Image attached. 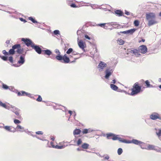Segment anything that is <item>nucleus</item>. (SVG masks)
<instances>
[{"label": "nucleus", "instance_id": "obj_4", "mask_svg": "<svg viewBox=\"0 0 161 161\" xmlns=\"http://www.w3.org/2000/svg\"><path fill=\"white\" fill-rule=\"evenodd\" d=\"M21 41L24 42V43L27 47L31 46V47L33 44H34L31 40L28 38H22Z\"/></svg>", "mask_w": 161, "mask_h": 161}, {"label": "nucleus", "instance_id": "obj_46", "mask_svg": "<svg viewBox=\"0 0 161 161\" xmlns=\"http://www.w3.org/2000/svg\"><path fill=\"white\" fill-rule=\"evenodd\" d=\"M55 53L57 54L58 55H60L61 54L59 52V50L57 49H56L55 50Z\"/></svg>", "mask_w": 161, "mask_h": 161}, {"label": "nucleus", "instance_id": "obj_24", "mask_svg": "<svg viewBox=\"0 0 161 161\" xmlns=\"http://www.w3.org/2000/svg\"><path fill=\"white\" fill-rule=\"evenodd\" d=\"M80 130L79 129H76L74 131L73 134L74 135H78L80 134Z\"/></svg>", "mask_w": 161, "mask_h": 161}, {"label": "nucleus", "instance_id": "obj_58", "mask_svg": "<svg viewBox=\"0 0 161 161\" xmlns=\"http://www.w3.org/2000/svg\"><path fill=\"white\" fill-rule=\"evenodd\" d=\"M109 158V157L108 156H106L104 157V159H105L108 160Z\"/></svg>", "mask_w": 161, "mask_h": 161}, {"label": "nucleus", "instance_id": "obj_49", "mask_svg": "<svg viewBox=\"0 0 161 161\" xmlns=\"http://www.w3.org/2000/svg\"><path fill=\"white\" fill-rule=\"evenodd\" d=\"M3 88L5 89H7L8 88V86L7 85L3 84Z\"/></svg>", "mask_w": 161, "mask_h": 161}, {"label": "nucleus", "instance_id": "obj_31", "mask_svg": "<svg viewBox=\"0 0 161 161\" xmlns=\"http://www.w3.org/2000/svg\"><path fill=\"white\" fill-rule=\"evenodd\" d=\"M111 25V24L110 23L100 24L97 25V26H100L104 28V25Z\"/></svg>", "mask_w": 161, "mask_h": 161}, {"label": "nucleus", "instance_id": "obj_62", "mask_svg": "<svg viewBox=\"0 0 161 161\" xmlns=\"http://www.w3.org/2000/svg\"><path fill=\"white\" fill-rule=\"evenodd\" d=\"M103 28L105 29H108V26L107 25H104Z\"/></svg>", "mask_w": 161, "mask_h": 161}, {"label": "nucleus", "instance_id": "obj_35", "mask_svg": "<svg viewBox=\"0 0 161 161\" xmlns=\"http://www.w3.org/2000/svg\"><path fill=\"white\" fill-rule=\"evenodd\" d=\"M82 143V140L81 139H80V138L78 139L77 141V145L78 146H79Z\"/></svg>", "mask_w": 161, "mask_h": 161}, {"label": "nucleus", "instance_id": "obj_38", "mask_svg": "<svg viewBox=\"0 0 161 161\" xmlns=\"http://www.w3.org/2000/svg\"><path fill=\"white\" fill-rule=\"evenodd\" d=\"M14 123L16 124H17L20 123H21L20 121L19 120L17 119H14Z\"/></svg>", "mask_w": 161, "mask_h": 161}, {"label": "nucleus", "instance_id": "obj_26", "mask_svg": "<svg viewBox=\"0 0 161 161\" xmlns=\"http://www.w3.org/2000/svg\"><path fill=\"white\" fill-rule=\"evenodd\" d=\"M110 86L111 88L114 90L116 91L118 89V87L113 84H111Z\"/></svg>", "mask_w": 161, "mask_h": 161}, {"label": "nucleus", "instance_id": "obj_22", "mask_svg": "<svg viewBox=\"0 0 161 161\" xmlns=\"http://www.w3.org/2000/svg\"><path fill=\"white\" fill-rule=\"evenodd\" d=\"M6 130L14 132L15 131H13L11 130V128L10 126H5L3 127Z\"/></svg>", "mask_w": 161, "mask_h": 161}, {"label": "nucleus", "instance_id": "obj_23", "mask_svg": "<svg viewBox=\"0 0 161 161\" xmlns=\"http://www.w3.org/2000/svg\"><path fill=\"white\" fill-rule=\"evenodd\" d=\"M117 42L120 45H122L125 42L122 39L119 38L117 40Z\"/></svg>", "mask_w": 161, "mask_h": 161}, {"label": "nucleus", "instance_id": "obj_37", "mask_svg": "<svg viewBox=\"0 0 161 161\" xmlns=\"http://www.w3.org/2000/svg\"><path fill=\"white\" fill-rule=\"evenodd\" d=\"M134 24L135 26H137L139 25V22L137 20H135L134 21Z\"/></svg>", "mask_w": 161, "mask_h": 161}, {"label": "nucleus", "instance_id": "obj_54", "mask_svg": "<svg viewBox=\"0 0 161 161\" xmlns=\"http://www.w3.org/2000/svg\"><path fill=\"white\" fill-rule=\"evenodd\" d=\"M70 6L72 7H73V8H76L77 7L76 6V5H75V4H74V3H72V4L71 5H70Z\"/></svg>", "mask_w": 161, "mask_h": 161}, {"label": "nucleus", "instance_id": "obj_1", "mask_svg": "<svg viewBox=\"0 0 161 161\" xmlns=\"http://www.w3.org/2000/svg\"><path fill=\"white\" fill-rule=\"evenodd\" d=\"M146 18L148 21V25L151 26L154 24H157L158 22L156 20V15L153 13H147L146 14Z\"/></svg>", "mask_w": 161, "mask_h": 161}, {"label": "nucleus", "instance_id": "obj_50", "mask_svg": "<svg viewBox=\"0 0 161 161\" xmlns=\"http://www.w3.org/2000/svg\"><path fill=\"white\" fill-rule=\"evenodd\" d=\"M3 53L5 55H8V53L6 52L5 50H3L2 51Z\"/></svg>", "mask_w": 161, "mask_h": 161}, {"label": "nucleus", "instance_id": "obj_60", "mask_svg": "<svg viewBox=\"0 0 161 161\" xmlns=\"http://www.w3.org/2000/svg\"><path fill=\"white\" fill-rule=\"evenodd\" d=\"M50 144H51V145L52 147H53V148L55 147L54 146V145H53V142H50Z\"/></svg>", "mask_w": 161, "mask_h": 161}, {"label": "nucleus", "instance_id": "obj_10", "mask_svg": "<svg viewBox=\"0 0 161 161\" xmlns=\"http://www.w3.org/2000/svg\"><path fill=\"white\" fill-rule=\"evenodd\" d=\"M118 135H116L115 137L112 138V139L113 140H118L120 142L128 143V141L123 139L120 137H118Z\"/></svg>", "mask_w": 161, "mask_h": 161}, {"label": "nucleus", "instance_id": "obj_30", "mask_svg": "<svg viewBox=\"0 0 161 161\" xmlns=\"http://www.w3.org/2000/svg\"><path fill=\"white\" fill-rule=\"evenodd\" d=\"M58 60H63V56L60 55L56 56L55 57Z\"/></svg>", "mask_w": 161, "mask_h": 161}, {"label": "nucleus", "instance_id": "obj_5", "mask_svg": "<svg viewBox=\"0 0 161 161\" xmlns=\"http://www.w3.org/2000/svg\"><path fill=\"white\" fill-rule=\"evenodd\" d=\"M107 66V64L104 62L100 61L97 66L99 71H101L103 70Z\"/></svg>", "mask_w": 161, "mask_h": 161}, {"label": "nucleus", "instance_id": "obj_3", "mask_svg": "<svg viewBox=\"0 0 161 161\" xmlns=\"http://www.w3.org/2000/svg\"><path fill=\"white\" fill-rule=\"evenodd\" d=\"M150 118L153 120L158 119L161 120V115H160L156 112H153L150 115Z\"/></svg>", "mask_w": 161, "mask_h": 161}, {"label": "nucleus", "instance_id": "obj_7", "mask_svg": "<svg viewBox=\"0 0 161 161\" xmlns=\"http://www.w3.org/2000/svg\"><path fill=\"white\" fill-rule=\"evenodd\" d=\"M20 46L19 44H17L13 46L12 47V48L10 49L9 51L8 54L10 55H13L14 54L15 51V49L18 48V47Z\"/></svg>", "mask_w": 161, "mask_h": 161}, {"label": "nucleus", "instance_id": "obj_52", "mask_svg": "<svg viewBox=\"0 0 161 161\" xmlns=\"http://www.w3.org/2000/svg\"><path fill=\"white\" fill-rule=\"evenodd\" d=\"M71 54H72V55H76L78 54V53H77L75 51H73V52H72Z\"/></svg>", "mask_w": 161, "mask_h": 161}, {"label": "nucleus", "instance_id": "obj_32", "mask_svg": "<svg viewBox=\"0 0 161 161\" xmlns=\"http://www.w3.org/2000/svg\"><path fill=\"white\" fill-rule=\"evenodd\" d=\"M64 147L65 146H58V145H56L55 146V148L58 149H61L64 148Z\"/></svg>", "mask_w": 161, "mask_h": 161}, {"label": "nucleus", "instance_id": "obj_48", "mask_svg": "<svg viewBox=\"0 0 161 161\" xmlns=\"http://www.w3.org/2000/svg\"><path fill=\"white\" fill-rule=\"evenodd\" d=\"M16 129H24V127H23L21 126L20 125H18L16 127Z\"/></svg>", "mask_w": 161, "mask_h": 161}, {"label": "nucleus", "instance_id": "obj_41", "mask_svg": "<svg viewBox=\"0 0 161 161\" xmlns=\"http://www.w3.org/2000/svg\"><path fill=\"white\" fill-rule=\"evenodd\" d=\"M6 104L5 103H3L2 102L0 101V106H2L3 108H5L6 107Z\"/></svg>", "mask_w": 161, "mask_h": 161}, {"label": "nucleus", "instance_id": "obj_47", "mask_svg": "<svg viewBox=\"0 0 161 161\" xmlns=\"http://www.w3.org/2000/svg\"><path fill=\"white\" fill-rule=\"evenodd\" d=\"M2 59L4 61H6L8 59V57L5 56L1 57Z\"/></svg>", "mask_w": 161, "mask_h": 161}, {"label": "nucleus", "instance_id": "obj_16", "mask_svg": "<svg viewBox=\"0 0 161 161\" xmlns=\"http://www.w3.org/2000/svg\"><path fill=\"white\" fill-rule=\"evenodd\" d=\"M63 60L64 63H68L70 61L69 58L67 56L66 54H65L63 56Z\"/></svg>", "mask_w": 161, "mask_h": 161}, {"label": "nucleus", "instance_id": "obj_57", "mask_svg": "<svg viewBox=\"0 0 161 161\" xmlns=\"http://www.w3.org/2000/svg\"><path fill=\"white\" fill-rule=\"evenodd\" d=\"M125 14L127 15H129L130 14V13L126 10L125 11Z\"/></svg>", "mask_w": 161, "mask_h": 161}, {"label": "nucleus", "instance_id": "obj_28", "mask_svg": "<svg viewBox=\"0 0 161 161\" xmlns=\"http://www.w3.org/2000/svg\"><path fill=\"white\" fill-rule=\"evenodd\" d=\"M89 146V145L86 143H85L82 144L81 145V147L85 149H86L88 148Z\"/></svg>", "mask_w": 161, "mask_h": 161}, {"label": "nucleus", "instance_id": "obj_13", "mask_svg": "<svg viewBox=\"0 0 161 161\" xmlns=\"http://www.w3.org/2000/svg\"><path fill=\"white\" fill-rule=\"evenodd\" d=\"M129 52V53L134 54L136 57H139L140 55V54L139 53L140 52H139V50L137 49L131 50Z\"/></svg>", "mask_w": 161, "mask_h": 161}, {"label": "nucleus", "instance_id": "obj_29", "mask_svg": "<svg viewBox=\"0 0 161 161\" xmlns=\"http://www.w3.org/2000/svg\"><path fill=\"white\" fill-rule=\"evenodd\" d=\"M145 83L146 85V87H152L153 86L150 84V82L148 80H147L145 81Z\"/></svg>", "mask_w": 161, "mask_h": 161}, {"label": "nucleus", "instance_id": "obj_61", "mask_svg": "<svg viewBox=\"0 0 161 161\" xmlns=\"http://www.w3.org/2000/svg\"><path fill=\"white\" fill-rule=\"evenodd\" d=\"M12 65L14 66V67H19V65H17V64H13Z\"/></svg>", "mask_w": 161, "mask_h": 161}, {"label": "nucleus", "instance_id": "obj_40", "mask_svg": "<svg viewBox=\"0 0 161 161\" xmlns=\"http://www.w3.org/2000/svg\"><path fill=\"white\" fill-rule=\"evenodd\" d=\"M83 134H86L88 133V129H84L82 131Z\"/></svg>", "mask_w": 161, "mask_h": 161}, {"label": "nucleus", "instance_id": "obj_17", "mask_svg": "<svg viewBox=\"0 0 161 161\" xmlns=\"http://www.w3.org/2000/svg\"><path fill=\"white\" fill-rule=\"evenodd\" d=\"M78 45L79 47L82 49L83 50H85L84 49V43L83 42V41L81 40L79 42H78Z\"/></svg>", "mask_w": 161, "mask_h": 161}, {"label": "nucleus", "instance_id": "obj_44", "mask_svg": "<svg viewBox=\"0 0 161 161\" xmlns=\"http://www.w3.org/2000/svg\"><path fill=\"white\" fill-rule=\"evenodd\" d=\"M42 100V98L40 95L38 96V98L36 99V101L38 102H41Z\"/></svg>", "mask_w": 161, "mask_h": 161}, {"label": "nucleus", "instance_id": "obj_25", "mask_svg": "<svg viewBox=\"0 0 161 161\" xmlns=\"http://www.w3.org/2000/svg\"><path fill=\"white\" fill-rule=\"evenodd\" d=\"M43 51L44 52V53L47 55H50L52 53L51 51L48 49L43 50Z\"/></svg>", "mask_w": 161, "mask_h": 161}, {"label": "nucleus", "instance_id": "obj_45", "mask_svg": "<svg viewBox=\"0 0 161 161\" xmlns=\"http://www.w3.org/2000/svg\"><path fill=\"white\" fill-rule=\"evenodd\" d=\"M53 33L55 35H57L59 34V31L58 30H56L54 31Z\"/></svg>", "mask_w": 161, "mask_h": 161}, {"label": "nucleus", "instance_id": "obj_8", "mask_svg": "<svg viewBox=\"0 0 161 161\" xmlns=\"http://www.w3.org/2000/svg\"><path fill=\"white\" fill-rule=\"evenodd\" d=\"M139 52L143 54L146 53L147 51V48L145 45H142L139 47Z\"/></svg>", "mask_w": 161, "mask_h": 161}, {"label": "nucleus", "instance_id": "obj_18", "mask_svg": "<svg viewBox=\"0 0 161 161\" xmlns=\"http://www.w3.org/2000/svg\"><path fill=\"white\" fill-rule=\"evenodd\" d=\"M16 49H17L16 52L18 54H22L24 51V49L22 48H21V46L20 45V46L18 47V48H17Z\"/></svg>", "mask_w": 161, "mask_h": 161}, {"label": "nucleus", "instance_id": "obj_56", "mask_svg": "<svg viewBox=\"0 0 161 161\" xmlns=\"http://www.w3.org/2000/svg\"><path fill=\"white\" fill-rule=\"evenodd\" d=\"M20 20L21 21H24L25 22H26L25 19H23V18H20Z\"/></svg>", "mask_w": 161, "mask_h": 161}, {"label": "nucleus", "instance_id": "obj_34", "mask_svg": "<svg viewBox=\"0 0 161 161\" xmlns=\"http://www.w3.org/2000/svg\"><path fill=\"white\" fill-rule=\"evenodd\" d=\"M123 152V150L121 148H119L117 151L118 154L119 155H121Z\"/></svg>", "mask_w": 161, "mask_h": 161}, {"label": "nucleus", "instance_id": "obj_51", "mask_svg": "<svg viewBox=\"0 0 161 161\" xmlns=\"http://www.w3.org/2000/svg\"><path fill=\"white\" fill-rule=\"evenodd\" d=\"M36 134L38 135H42L43 134V132L42 131H38L36 132Z\"/></svg>", "mask_w": 161, "mask_h": 161}, {"label": "nucleus", "instance_id": "obj_39", "mask_svg": "<svg viewBox=\"0 0 161 161\" xmlns=\"http://www.w3.org/2000/svg\"><path fill=\"white\" fill-rule=\"evenodd\" d=\"M156 134L158 136V137H161V130H160L158 132H156Z\"/></svg>", "mask_w": 161, "mask_h": 161}, {"label": "nucleus", "instance_id": "obj_15", "mask_svg": "<svg viewBox=\"0 0 161 161\" xmlns=\"http://www.w3.org/2000/svg\"><path fill=\"white\" fill-rule=\"evenodd\" d=\"M135 31V29H131L127 31H120V33L124 34H133Z\"/></svg>", "mask_w": 161, "mask_h": 161}, {"label": "nucleus", "instance_id": "obj_11", "mask_svg": "<svg viewBox=\"0 0 161 161\" xmlns=\"http://www.w3.org/2000/svg\"><path fill=\"white\" fill-rule=\"evenodd\" d=\"M128 143H133L136 145H139L143 143L141 141L136 139H133L131 141H128Z\"/></svg>", "mask_w": 161, "mask_h": 161}, {"label": "nucleus", "instance_id": "obj_12", "mask_svg": "<svg viewBox=\"0 0 161 161\" xmlns=\"http://www.w3.org/2000/svg\"><path fill=\"white\" fill-rule=\"evenodd\" d=\"M25 54H23L20 56L19 59L17 62L18 64H19L20 65L24 64L25 62Z\"/></svg>", "mask_w": 161, "mask_h": 161}, {"label": "nucleus", "instance_id": "obj_14", "mask_svg": "<svg viewBox=\"0 0 161 161\" xmlns=\"http://www.w3.org/2000/svg\"><path fill=\"white\" fill-rule=\"evenodd\" d=\"M17 94L18 96H22L25 95L28 97H30L31 96L30 94L23 91H21L20 92H18Z\"/></svg>", "mask_w": 161, "mask_h": 161}, {"label": "nucleus", "instance_id": "obj_27", "mask_svg": "<svg viewBox=\"0 0 161 161\" xmlns=\"http://www.w3.org/2000/svg\"><path fill=\"white\" fill-rule=\"evenodd\" d=\"M14 109H15L16 111H14V110L13 111V112L16 115H17V116L19 115L20 110L16 108H15Z\"/></svg>", "mask_w": 161, "mask_h": 161}, {"label": "nucleus", "instance_id": "obj_33", "mask_svg": "<svg viewBox=\"0 0 161 161\" xmlns=\"http://www.w3.org/2000/svg\"><path fill=\"white\" fill-rule=\"evenodd\" d=\"M29 19L33 23H37V22L36 20H35L32 17H29Z\"/></svg>", "mask_w": 161, "mask_h": 161}, {"label": "nucleus", "instance_id": "obj_63", "mask_svg": "<svg viewBox=\"0 0 161 161\" xmlns=\"http://www.w3.org/2000/svg\"><path fill=\"white\" fill-rule=\"evenodd\" d=\"M6 107H5L4 108H6V109H9V108H10V107H9L8 106H7V105H6Z\"/></svg>", "mask_w": 161, "mask_h": 161}, {"label": "nucleus", "instance_id": "obj_64", "mask_svg": "<svg viewBox=\"0 0 161 161\" xmlns=\"http://www.w3.org/2000/svg\"><path fill=\"white\" fill-rule=\"evenodd\" d=\"M68 112L70 114V116H71L72 115V112L70 110H69L68 111Z\"/></svg>", "mask_w": 161, "mask_h": 161}, {"label": "nucleus", "instance_id": "obj_36", "mask_svg": "<svg viewBox=\"0 0 161 161\" xmlns=\"http://www.w3.org/2000/svg\"><path fill=\"white\" fill-rule=\"evenodd\" d=\"M73 49L72 48H69L68 49L67 51L66 52V53L67 54H69L70 53H72V52H73Z\"/></svg>", "mask_w": 161, "mask_h": 161}, {"label": "nucleus", "instance_id": "obj_59", "mask_svg": "<svg viewBox=\"0 0 161 161\" xmlns=\"http://www.w3.org/2000/svg\"><path fill=\"white\" fill-rule=\"evenodd\" d=\"M116 82V80L114 79V80H113L111 82V83H113V84H115V83Z\"/></svg>", "mask_w": 161, "mask_h": 161}, {"label": "nucleus", "instance_id": "obj_55", "mask_svg": "<svg viewBox=\"0 0 161 161\" xmlns=\"http://www.w3.org/2000/svg\"><path fill=\"white\" fill-rule=\"evenodd\" d=\"M85 37L86 38V39H87L88 40H90L91 39V38L89 37L88 35H85Z\"/></svg>", "mask_w": 161, "mask_h": 161}, {"label": "nucleus", "instance_id": "obj_19", "mask_svg": "<svg viewBox=\"0 0 161 161\" xmlns=\"http://www.w3.org/2000/svg\"><path fill=\"white\" fill-rule=\"evenodd\" d=\"M115 14L119 16L123 15V12L120 10H116L114 12Z\"/></svg>", "mask_w": 161, "mask_h": 161}, {"label": "nucleus", "instance_id": "obj_6", "mask_svg": "<svg viewBox=\"0 0 161 161\" xmlns=\"http://www.w3.org/2000/svg\"><path fill=\"white\" fill-rule=\"evenodd\" d=\"M31 47L34 49L36 52L38 54H40L41 53L42 50L39 46L36 45L35 44H33Z\"/></svg>", "mask_w": 161, "mask_h": 161}, {"label": "nucleus", "instance_id": "obj_20", "mask_svg": "<svg viewBox=\"0 0 161 161\" xmlns=\"http://www.w3.org/2000/svg\"><path fill=\"white\" fill-rule=\"evenodd\" d=\"M155 148L156 147L155 146L151 145H148L147 149L149 150H155Z\"/></svg>", "mask_w": 161, "mask_h": 161}, {"label": "nucleus", "instance_id": "obj_42", "mask_svg": "<svg viewBox=\"0 0 161 161\" xmlns=\"http://www.w3.org/2000/svg\"><path fill=\"white\" fill-rule=\"evenodd\" d=\"M155 151L158 152H160L161 153V148H156L155 149Z\"/></svg>", "mask_w": 161, "mask_h": 161}, {"label": "nucleus", "instance_id": "obj_21", "mask_svg": "<svg viewBox=\"0 0 161 161\" xmlns=\"http://www.w3.org/2000/svg\"><path fill=\"white\" fill-rule=\"evenodd\" d=\"M116 135L112 133H109L108 134H106L107 138L108 139H110V137H113L112 138H114V137L116 136Z\"/></svg>", "mask_w": 161, "mask_h": 161}, {"label": "nucleus", "instance_id": "obj_2", "mask_svg": "<svg viewBox=\"0 0 161 161\" xmlns=\"http://www.w3.org/2000/svg\"><path fill=\"white\" fill-rule=\"evenodd\" d=\"M141 87L138 86L137 82L135 83L133 86V88L132 89V92L130 93V95L134 96L137 94L141 91Z\"/></svg>", "mask_w": 161, "mask_h": 161}, {"label": "nucleus", "instance_id": "obj_9", "mask_svg": "<svg viewBox=\"0 0 161 161\" xmlns=\"http://www.w3.org/2000/svg\"><path fill=\"white\" fill-rule=\"evenodd\" d=\"M113 71L112 69L109 70L108 69H106L105 71V78L108 79L109 78V76L112 75Z\"/></svg>", "mask_w": 161, "mask_h": 161}, {"label": "nucleus", "instance_id": "obj_53", "mask_svg": "<svg viewBox=\"0 0 161 161\" xmlns=\"http://www.w3.org/2000/svg\"><path fill=\"white\" fill-rule=\"evenodd\" d=\"M88 129V133H90V132H92V131H94V130L92 129L91 128H89V129Z\"/></svg>", "mask_w": 161, "mask_h": 161}, {"label": "nucleus", "instance_id": "obj_43", "mask_svg": "<svg viewBox=\"0 0 161 161\" xmlns=\"http://www.w3.org/2000/svg\"><path fill=\"white\" fill-rule=\"evenodd\" d=\"M9 61L11 63H13V58L12 56H10L8 58Z\"/></svg>", "mask_w": 161, "mask_h": 161}]
</instances>
